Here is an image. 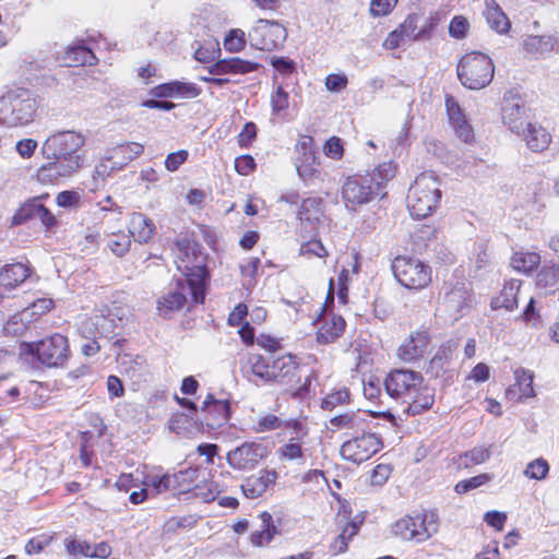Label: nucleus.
Returning <instances> with one entry per match:
<instances>
[{
  "label": "nucleus",
  "mask_w": 559,
  "mask_h": 559,
  "mask_svg": "<svg viewBox=\"0 0 559 559\" xmlns=\"http://www.w3.org/2000/svg\"><path fill=\"white\" fill-rule=\"evenodd\" d=\"M117 323L110 316L95 314L87 318L82 323V330L84 333L93 334L94 337H106L109 338L116 335Z\"/></svg>",
  "instance_id": "nucleus-29"
},
{
  "label": "nucleus",
  "mask_w": 559,
  "mask_h": 559,
  "mask_svg": "<svg viewBox=\"0 0 559 559\" xmlns=\"http://www.w3.org/2000/svg\"><path fill=\"white\" fill-rule=\"evenodd\" d=\"M202 90L197 84L177 80L156 85L151 90V94L157 98H195L200 96Z\"/></svg>",
  "instance_id": "nucleus-26"
},
{
  "label": "nucleus",
  "mask_w": 559,
  "mask_h": 559,
  "mask_svg": "<svg viewBox=\"0 0 559 559\" xmlns=\"http://www.w3.org/2000/svg\"><path fill=\"white\" fill-rule=\"evenodd\" d=\"M557 38L554 36H536L531 35L524 39L523 48L532 55H544L555 49Z\"/></svg>",
  "instance_id": "nucleus-36"
},
{
  "label": "nucleus",
  "mask_w": 559,
  "mask_h": 559,
  "mask_svg": "<svg viewBox=\"0 0 559 559\" xmlns=\"http://www.w3.org/2000/svg\"><path fill=\"white\" fill-rule=\"evenodd\" d=\"M300 254L304 257H307V258H312V257L325 258V257H328L329 253L320 240L311 239L301 245Z\"/></svg>",
  "instance_id": "nucleus-56"
},
{
  "label": "nucleus",
  "mask_w": 559,
  "mask_h": 559,
  "mask_svg": "<svg viewBox=\"0 0 559 559\" xmlns=\"http://www.w3.org/2000/svg\"><path fill=\"white\" fill-rule=\"evenodd\" d=\"M176 263L185 278L198 285H204L209 276L207 254L203 247L188 237L176 241Z\"/></svg>",
  "instance_id": "nucleus-7"
},
{
  "label": "nucleus",
  "mask_w": 559,
  "mask_h": 559,
  "mask_svg": "<svg viewBox=\"0 0 559 559\" xmlns=\"http://www.w3.org/2000/svg\"><path fill=\"white\" fill-rule=\"evenodd\" d=\"M526 108L524 103L518 96H504L501 107L502 121L509 129L516 134L525 132L523 120Z\"/></svg>",
  "instance_id": "nucleus-23"
},
{
  "label": "nucleus",
  "mask_w": 559,
  "mask_h": 559,
  "mask_svg": "<svg viewBox=\"0 0 559 559\" xmlns=\"http://www.w3.org/2000/svg\"><path fill=\"white\" fill-rule=\"evenodd\" d=\"M197 520L193 515L171 518L165 524L168 533H176L179 528H191L195 525Z\"/></svg>",
  "instance_id": "nucleus-60"
},
{
  "label": "nucleus",
  "mask_w": 559,
  "mask_h": 559,
  "mask_svg": "<svg viewBox=\"0 0 559 559\" xmlns=\"http://www.w3.org/2000/svg\"><path fill=\"white\" fill-rule=\"evenodd\" d=\"M457 346V341L448 340L438 348L437 353L430 360V367L437 370V374L443 370L447 364L450 362Z\"/></svg>",
  "instance_id": "nucleus-38"
},
{
  "label": "nucleus",
  "mask_w": 559,
  "mask_h": 559,
  "mask_svg": "<svg viewBox=\"0 0 559 559\" xmlns=\"http://www.w3.org/2000/svg\"><path fill=\"white\" fill-rule=\"evenodd\" d=\"M278 478L275 469L262 468L257 474L248 476L240 488L242 493L249 499L261 497L270 486H274Z\"/></svg>",
  "instance_id": "nucleus-24"
},
{
  "label": "nucleus",
  "mask_w": 559,
  "mask_h": 559,
  "mask_svg": "<svg viewBox=\"0 0 559 559\" xmlns=\"http://www.w3.org/2000/svg\"><path fill=\"white\" fill-rule=\"evenodd\" d=\"M396 175V165L385 162L378 165L371 173L355 175L346 179L342 187V197L346 206H356L371 202L385 195L383 189Z\"/></svg>",
  "instance_id": "nucleus-3"
},
{
  "label": "nucleus",
  "mask_w": 559,
  "mask_h": 559,
  "mask_svg": "<svg viewBox=\"0 0 559 559\" xmlns=\"http://www.w3.org/2000/svg\"><path fill=\"white\" fill-rule=\"evenodd\" d=\"M245 32L239 28L231 29L224 40L225 49L234 52L240 51L245 47Z\"/></svg>",
  "instance_id": "nucleus-55"
},
{
  "label": "nucleus",
  "mask_w": 559,
  "mask_h": 559,
  "mask_svg": "<svg viewBox=\"0 0 559 559\" xmlns=\"http://www.w3.org/2000/svg\"><path fill=\"white\" fill-rule=\"evenodd\" d=\"M385 393L406 405L404 413L419 415L435 403L433 390L424 384L420 372L409 369H394L383 381Z\"/></svg>",
  "instance_id": "nucleus-2"
},
{
  "label": "nucleus",
  "mask_w": 559,
  "mask_h": 559,
  "mask_svg": "<svg viewBox=\"0 0 559 559\" xmlns=\"http://www.w3.org/2000/svg\"><path fill=\"white\" fill-rule=\"evenodd\" d=\"M191 297L194 304H202L205 297L204 285H198L186 278H179L174 287L158 300L160 311H177L185 307L188 298Z\"/></svg>",
  "instance_id": "nucleus-11"
},
{
  "label": "nucleus",
  "mask_w": 559,
  "mask_h": 559,
  "mask_svg": "<svg viewBox=\"0 0 559 559\" xmlns=\"http://www.w3.org/2000/svg\"><path fill=\"white\" fill-rule=\"evenodd\" d=\"M261 528L253 532L250 536V540L254 546L267 545L278 534V530L273 523V518L269 512H262L260 515Z\"/></svg>",
  "instance_id": "nucleus-35"
},
{
  "label": "nucleus",
  "mask_w": 559,
  "mask_h": 559,
  "mask_svg": "<svg viewBox=\"0 0 559 559\" xmlns=\"http://www.w3.org/2000/svg\"><path fill=\"white\" fill-rule=\"evenodd\" d=\"M382 447L383 443L379 436L372 432H365L364 430L361 436H357L342 444L341 455L346 461L360 464L378 453Z\"/></svg>",
  "instance_id": "nucleus-14"
},
{
  "label": "nucleus",
  "mask_w": 559,
  "mask_h": 559,
  "mask_svg": "<svg viewBox=\"0 0 559 559\" xmlns=\"http://www.w3.org/2000/svg\"><path fill=\"white\" fill-rule=\"evenodd\" d=\"M52 538V535L49 534H40L31 538L25 545V552L27 555L39 554L51 543Z\"/></svg>",
  "instance_id": "nucleus-59"
},
{
  "label": "nucleus",
  "mask_w": 559,
  "mask_h": 559,
  "mask_svg": "<svg viewBox=\"0 0 559 559\" xmlns=\"http://www.w3.org/2000/svg\"><path fill=\"white\" fill-rule=\"evenodd\" d=\"M522 320L532 328H539L543 325V320L539 309L536 307L534 298H531L524 311L521 314Z\"/></svg>",
  "instance_id": "nucleus-53"
},
{
  "label": "nucleus",
  "mask_w": 559,
  "mask_h": 559,
  "mask_svg": "<svg viewBox=\"0 0 559 559\" xmlns=\"http://www.w3.org/2000/svg\"><path fill=\"white\" fill-rule=\"evenodd\" d=\"M198 474L199 469L192 467L175 473L174 476L177 478L176 491L179 493L190 491L191 485L198 477Z\"/></svg>",
  "instance_id": "nucleus-49"
},
{
  "label": "nucleus",
  "mask_w": 559,
  "mask_h": 559,
  "mask_svg": "<svg viewBox=\"0 0 559 559\" xmlns=\"http://www.w3.org/2000/svg\"><path fill=\"white\" fill-rule=\"evenodd\" d=\"M259 64L240 58L222 59L207 68L211 75H214L212 84L222 87L230 81L222 78L224 74H247L258 70Z\"/></svg>",
  "instance_id": "nucleus-18"
},
{
  "label": "nucleus",
  "mask_w": 559,
  "mask_h": 559,
  "mask_svg": "<svg viewBox=\"0 0 559 559\" xmlns=\"http://www.w3.org/2000/svg\"><path fill=\"white\" fill-rule=\"evenodd\" d=\"M287 31L278 21L259 19L249 32L251 44L261 50L271 51L286 40Z\"/></svg>",
  "instance_id": "nucleus-13"
},
{
  "label": "nucleus",
  "mask_w": 559,
  "mask_h": 559,
  "mask_svg": "<svg viewBox=\"0 0 559 559\" xmlns=\"http://www.w3.org/2000/svg\"><path fill=\"white\" fill-rule=\"evenodd\" d=\"M271 355L249 353L241 361L240 371L249 382L261 386L270 385Z\"/></svg>",
  "instance_id": "nucleus-19"
},
{
  "label": "nucleus",
  "mask_w": 559,
  "mask_h": 559,
  "mask_svg": "<svg viewBox=\"0 0 559 559\" xmlns=\"http://www.w3.org/2000/svg\"><path fill=\"white\" fill-rule=\"evenodd\" d=\"M522 282L515 278L506 282L500 295L491 300V308H504L508 311H512L518 308V294Z\"/></svg>",
  "instance_id": "nucleus-31"
},
{
  "label": "nucleus",
  "mask_w": 559,
  "mask_h": 559,
  "mask_svg": "<svg viewBox=\"0 0 559 559\" xmlns=\"http://www.w3.org/2000/svg\"><path fill=\"white\" fill-rule=\"evenodd\" d=\"M317 321L320 324L317 331V342L323 345L335 342L346 326L343 317L334 313L322 314Z\"/></svg>",
  "instance_id": "nucleus-27"
},
{
  "label": "nucleus",
  "mask_w": 559,
  "mask_h": 559,
  "mask_svg": "<svg viewBox=\"0 0 559 559\" xmlns=\"http://www.w3.org/2000/svg\"><path fill=\"white\" fill-rule=\"evenodd\" d=\"M39 200V198H34L22 204L12 216L11 225L19 226L28 222L29 219L36 218L40 204Z\"/></svg>",
  "instance_id": "nucleus-40"
},
{
  "label": "nucleus",
  "mask_w": 559,
  "mask_h": 559,
  "mask_svg": "<svg viewBox=\"0 0 559 559\" xmlns=\"http://www.w3.org/2000/svg\"><path fill=\"white\" fill-rule=\"evenodd\" d=\"M176 479L177 478L174 474H165L163 476L153 475L147 478L146 485L153 487L157 492H164L167 490L176 491Z\"/></svg>",
  "instance_id": "nucleus-48"
},
{
  "label": "nucleus",
  "mask_w": 559,
  "mask_h": 559,
  "mask_svg": "<svg viewBox=\"0 0 559 559\" xmlns=\"http://www.w3.org/2000/svg\"><path fill=\"white\" fill-rule=\"evenodd\" d=\"M297 216L307 233L316 234L325 218L323 200L318 197L302 200Z\"/></svg>",
  "instance_id": "nucleus-21"
},
{
  "label": "nucleus",
  "mask_w": 559,
  "mask_h": 559,
  "mask_svg": "<svg viewBox=\"0 0 559 559\" xmlns=\"http://www.w3.org/2000/svg\"><path fill=\"white\" fill-rule=\"evenodd\" d=\"M430 343L428 331H416L399 347L397 355L405 362H413L424 357Z\"/></svg>",
  "instance_id": "nucleus-25"
},
{
  "label": "nucleus",
  "mask_w": 559,
  "mask_h": 559,
  "mask_svg": "<svg viewBox=\"0 0 559 559\" xmlns=\"http://www.w3.org/2000/svg\"><path fill=\"white\" fill-rule=\"evenodd\" d=\"M29 276V269L23 263H12L0 270V285L10 295Z\"/></svg>",
  "instance_id": "nucleus-30"
},
{
  "label": "nucleus",
  "mask_w": 559,
  "mask_h": 559,
  "mask_svg": "<svg viewBox=\"0 0 559 559\" xmlns=\"http://www.w3.org/2000/svg\"><path fill=\"white\" fill-rule=\"evenodd\" d=\"M536 284L542 288H556L559 285L554 263L545 264L537 273Z\"/></svg>",
  "instance_id": "nucleus-46"
},
{
  "label": "nucleus",
  "mask_w": 559,
  "mask_h": 559,
  "mask_svg": "<svg viewBox=\"0 0 559 559\" xmlns=\"http://www.w3.org/2000/svg\"><path fill=\"white\" fill-rule=\"evenodd\" d=\"M431 514L418 513L415 516L406 515L392 525V534L405 542L424 543L437 533V523Z\"/></svg>",
  "instance_id": "nucleus-10"
},
{
  "label": "nucleus",
  "mask_w": 559,
  "mask_h": 559,
  "mask_svg": "<svg viewBox=\"0 0 559 559\" xmlns=\"http://www.w3.org/2000/svg\"><path fill=\"white\" fill-rule=\"evenodd\" d=\"M349 401V391L346 388L340 389L331 394H329L322 401V408L325 411H332L337 405H342Z\"/></svg>",
  "instance_id": "nucleus-54"
},
{
  "label": "nucleus",
  "mask_w": 559,
  "mask_h": 559,
  "mask_svg": "<svg viewBox=\"0 0 559 559\" xmlns=\"http://www.w3.org/2000/svg\"><path fill=\"white\" fill-rule=\"evenodd\" d=\"M145 359L141 356L126 357L121 362V369L123 372L129 374L131 378H138L145 370Z\"/></svg>",
  "instance_id": "nucleus-51"
},
{
  "label": "nucleus",
  "mask_w": 559,
  "mask_h": 559,
  "mask_svg": "<svg viewBox=\"0 0 559 559\" xmlns=\"http://www.w3.org/2000/svg\"><path fill=\"white\" fill-rule=\"evenodd\" d=\"M85 136L73 130L59 131L46 139L43 144V154L49 159L38 170L43 179L69 177L78 171L84 164V156L80 150L85 144Z\"/></svg>",
  "instance_id": "nucleus-1"
},
{
  "label": "nucleus",
  "mask_w": 559,
  "mask_h": 559,
  "mask_svg": "<svg viewBox=\"0 0 559 559\" xmlns=\"http://www.w3.org/2000/svg\"><path fill=\"white\" fill-rule=\"evenodd\" d=\"M549 472V465L546 460L539 457L527 464L524 475L531 479H544Z\"/></svg>",
  "instance_id": "nucleus-50"
},
{
  "label": "nucleus",
  "mask_w": 559,
  "mask_h": 559,
  "mask_svg": "<svg viewBox=\"0 0 559 559\" xmlns=\"http://www.w3.org/2000/svg\"><path fill=\"white\" fill-rule=\"evenodd\" d=\"M144 152V146L138 142H127L119 144L111 150L109 159L121 158L120 167L135 159Z\"/></svg>",
  "instance_id": "nucleus-37"
},
{
  "label": "nucleus",
  "mask_w": 559,
  "mask_h": 559,
  "mask_svg": "<svg viewBox=\"0 0 559 559\" xmlns=\"http://www.w3.org/2000/svg\"><path fill=\"white\" fill-rule=\"evenodd\" d=\"M419 21V15L409 14L400 25L399 29L405 38L409 40H420V28L418 26Z\"/></svg>",
  "instance_id": "nucleus-47"
},
{
  "label": "nucleus",
  "mask_w": 559,
  "mask_h": 559,
  "mask_svg": "<svg viewBox=\"0 0 559 559\" xmlns=\"http://www.w3.org/2000/svg\"><path fill=\"white\" fill-rule=\"evenodd\" d=\"M64 67L93 66L97 62V58L90 47L83 41L68 46L62 56L57 57Z\"/></svg>",
  "instance_id": "nucleus-28"
},
{
  "label": "nucleus",
  "mask_w": 559,
  "mask_h": 559,
  "mask_svg": "<svg viewBox=\"0 0 559 559\" xmlns=\"http://www.w3.org/2000/svg\"><path fill=\"white\" fill-rule=\"evenodd\" d=\"M299 364L292 354L275 357L271 355L270 385L280 384L294 388L300 382Z\"/></svg>",
  "instance_id": "nucleus-17"
},
{
  "label": "nucleus",
  "mask_w": 559,
  "mask_h": 559,
  "mask_svg": "<svg viewBox=\"0 0 559 559\" xmlns=\"http://www.w3.org/2000/svg\"><path fill=\"white\" fill-rule=\"evenodd\" d=\"M445 107L451 126L466 121L465 115L457 102L450 95L445 97Z\"/></svg>",
  "instance_id": "nucleus-57"
},
{
  "label": "nucleus",
  "mask_w": 559,
  "mask_h": 559,
  "mask_svg": "<svg viewBox=\"0 0 559 559\" xmlns=\"http://www.w3.org/2000/svg\"><path fill=\"white\" fill-rule=\"evenodd\" d=\"M271 106H272V111L275 115H281L283 111H285L288 108L289 95L283 88L282 85H278L276 87L275 92L272 94Z\"/></svg>",
  "instance_id": "nucleus-52"
},
{
  "label": "nucleus",
  "mask_w": 559,
  "mask_h": 559,
  "mask_svg": "<svg viewBox=\"0 0 559 559\" xmlns=\"http://www.w3.org/2000/svg\"><path fill=\"white\" fill-rule=\"evenodd\" d=\"M201 412L205 414L204 420L210 428H221L230 418V403L227 399H216L209 393L203 401Z\"/></svg>",
  "instance_id": "nucleus-22"
},
{
  "label": "nucleus",
  "mask_w": 559,
  "mask_h": 559,
  "mask_svg": "<svg viewBox=\"0 0 559 559\" xmlns=\"http://www.w3.org/2000/svg\"><path fill=\"white\" fill-rule=\"evenodd\" d=\"M130 236L123 233L112 234L107 241V247L117 257H123L130 250Z\"/></svg>",
  "instance_id": "nucleus-45"
},
{
  "label": "nucleus",
  "mask_w": 559,
  "mask_h": 559,
  "mask_svg": "<svg viewBox=\"0 0 559 559\" xmlns=\"http://www.w3.org/2000/svg\"><path fill=\"white\" fill-rule=\"evenodd\" d=\"M81 194L76 191H62L57 195V204L61 207H78L80 205Z\"/></svg>",
  "instance_id": "nucleus-64"
},
{
  "label": "nucleus",
  "mask_w": 559,
  "mask_h": 559,
  "mask_svg": "<svg viewBox=\"0 0 559 559\" xmlns=\"http://www.w3.org/2000/svg\"><path fill=\"white\" fill-rule=\"evenodd\" d=\"M442 193L440 182L431 171L416 177L407 194V209L417 219L430 216L437 209Z\"/></svg>",
  "instance_id": "nucleus-5"
},
{
  "label": "nucleus",
  "mask_w": 559,
  "mask_h": 559,
  "mask_svg": "<svg viewBox=\"0 0 559 559\" xmlns=\"http://www.w3.org/2000/svg\"><path fill=\"white\" fill-rule=\"evenodd\" d=\"M468 28V21L462 15H456L450 22L449 34L453 38L463 39L467 35Z\"/></svg>",
  "instance_id": "nucleus-58"
},
{
  "label": "nucleus",
  "mask_w": 559,
  "mask_h": 559,
  "mask_svg": "<svg viewBox=\"0 0 559 559\" xmlns=\"http://www.w3.org/2000/svg\"><path fill=\"white\" fill-rule=\"evenodd\" d=\"M285 428L287 432L284 436L287 438V441L277 448L276 455L282 462L302 464L306 461L304 440L308 436V429L297 419L288 420Z\"/></svg>",
  "instance_id": "nucleus-12"
},
{
  "label": "nucleus",
  "mask_w": 559,
  "mask_h": 559,
  "mask_svg": "<svg viewBox=\"0 0 559 559\" xmlns=\"http://www.w3.org/2000/svg\"><path fill=\"white\" fill-rule=\"evenodd\" d=\"M155 225L151 218L142 213H133L129 233L135 241L143 243L147 242L154 235Z\"/></svg>",
  "instance_id": "nucleus-32"
},
{
  "label": "nucleus",
  "mask_w": 559,
  "mask_h": 559,
  "mask_svg": "<svg viewBox=\"0 0 559 559\" xmlns=\"http://www.w3.org/2000/svg\"><path fill=\"white\" fill-rule=\"evenodd\" d=\"M539 263L540 255L536 252H515L511 259L512 267L525 274L532 273Z\"/></svg>",
  "instance_id": "nucleus-39"
},
{
  "label": "nucleus",
  "mask_w": 559,
  "mask_h": 559,
  "mask_svg": "<svg viewBox=\"0 0 559 559\" xmlns=\"http://www.w3.org/2000/svg\"><path fill=\"white\" fill-rule=\"evenodd\" d=\"M296 169L299 177L307 181L318 174L319 163L313 150V138L302 135L296 144Z\"/></svg>",
  "instance_id": "nucleus-20"
},
{
  "label": "nucleus",
  "mask_w": 559,
  "mask_h": 559,
  "mask_svg": "<svg viewBox=\"0 0 559 559\" xmlns=\"http://www.w3.org/2000/svg\"><path fill=\"white\" fill-rule=\"evenodd\" d=\"M267 456V447L262 442L246 441L227 453V463L237 471H250Z\"/></svg>",
  "instance_id": "nucleus-16"
},
{
  "label": "nucleus",
  "mask_w": 559,
  "mask_h": 559,
  "mask_svg": "<svg viewBox=\"0 0 559 559\" xmlns=\"http://www.w3.org/2000/svg\"><path fill=\"white\" fill-rule=\"evenodd\" d=\"M456 71L463 86L478 91L492 81L495 66L487 55L473 51L461 58Z\"/></svg>",
  "instance_id": "nucleus-8"
},
{
  "label": "nucleus",
  "mask_w": 559,
  "mask_h": 559,
  "mask_svg": "<svg viewBox=\"0 0 559 559\" xmlns=\"http://www.w3.org/2000/svg\"><path fill=\"white\" fill-rule=\"evenodd\" d=\"M39 107L38 97L29 90L15 88L0 97V124L8 128L32 123Z\"/></svg>",
  "instance_id": "nucleus-4"
},
{
  "label": "nucleus",
  "mask_w": 559,
  "mask_h": 559,
  "mask_svg": "<svg viewBox=\"0 0 559 559\" xmlns=\"http://www.w3.org/2000/svg\"><path fill=\"white\" fill-rule=\"evenodd\" d=\"M473 293L468 283L456 282L447 289L442 300L441 308L454 321L467 314L473 307Z\"/></svg>",
  "instance_id": "nucleus-15"
},
{
  "label": "nucleus",
  "mask_w": 559,
  "mask_h": 559,
  "mask_svg": "<svg viewBox=\"0 0 559 559\" xmlns=\"http://www.w3.org/2000/svg\"><path fill=\"white\" fill-rule=\"evenodd\" d=\"M486 1V20L490 28L503 34L510 28V21L495 0Z\"/></svg>",
  "instance_id": "nucleus-34"
},
{
  "label": "nucleus",
  "mask_w": 559,
  "mask_h": 559,
  "mask_svg": "<svg viewBox=\"0 0 559 559\" xmlns=\"http://www.w3.org/2000/svg\"><path fill=\"white\" fill-rule=\"evenodd\" d=\"M287 421L288 420H282L276 415L269 414L259 420V427L261 431L282 429L285 435V432H287V429L285 428Z\"/></svg>",
  "instance_id": "nucleus-61"
},
{
  "label": "nucleus",
  "mask_w": 559,
  "mask_h": 559,
  "mask_svg": "<svg viewBox=\"0 0 559 559\" xmlns=\"http://www.w3.org/2000/svg\"><path fill=\"white\" fill-rule=\"evenodd\" d=\"M21 349L46 368H62L71 356L69 341L60 333H55L36 342L23 343Z\"/></svg>",
  "instance_id": "nucleus-6"
},
{
  "label": "nucleus",
  "mask_w": 559,
  "mask_h": 559,
  "mask_svg": "<svg viewBox=\"0 0 559 559\" xmlns=\"http://www.w3.org/2000/svg\"><path fill=\"white\" fill-rule=\"evenodd\" d=\"M492 475L491 474H488V473H483V474H479V475H476L474 477H471L468 479H464V480H461L459 481L455 487H454V490L456 493L459 495H463V493H466L473 489H476L483 485H486L487 483L491 481L492 479Z\"/></svg>",
  "instance_id": "nucleus-43"
},
{
  "label": "nucleus",
  "mask_w": 559,
  "mask_h": 559,
  "mask_svg": "<svg viewBox=\"0 0 559 559\" xmlns=\"http://www.w3.org/2000/svg\"><path fill=\"white\" fill-rule=\"evenodd\" d=\"M391 269L396 281L408 289H421L431 282L430 266L413 257H396Z\"/></svg>",
  "instance_id": "nucleus-9"
},
{
  "label": "nucleus",
  "mask_w": 559,
  "mask_h": 559,
  "mask_svg": "<svg viewBox=\"0 0 559 559\" xmlns=\"http://www.w3.org/2000/svg\"><path fill=\"white\" fill-rule=\"evenodd\" d=\"M489 457L490 449L484 447H475L472 450L466 451L462 455H460V460H464V462L461 463L464 467L481 464L489 460Z\"/></svg>",
  "instance_id": "nucleus-44"
},
{
  "label": "nucleus",
  "mask_w": 559,
  "mask_h": 559,
  "mask_svg": "<svg viewBox=\"0 0 559 559\" xmlns=\"http://www.w3.org/2000/svg\"><path fill=\"white\" fill-rule=\"evenodd\" d=\"M525 132L520 135L524 136L527 146L534 152H542L546 150L551 141L550 134L540 126L526 123L524 126Z\"/></svg>",
  "instance_id": "nucleus-33"
},
{
  "label": "nucleus",
  "mask_w": 559,
  "mask_h": 559,
  "mask_svg": "<svg viewBox=\"0 0 559 559\" xmlns=\"http://www.w3.org/2000/svg\"><path fill=\"white\" fill-rule=\"evenodd\" d=\"M189 153L186 150H180L167 155L165 159V167L168 171H176L188 159Z\"/></svg>",
  "instance_id": "nucleus-62"
},
{
  "label": "nucleus",
  "mask_w": 559,
  "mask_h": 559,
  "mask_svg": "<svg viewBox=\"0 0 559 559\" xmlns=\"http://www.w3.org/2000/svg\"><path fill=\"white\" fill-rule=\"evenodd\" d=\"M330 423L332 427L337 429H360L361 431H364L367 426L365 418H362L359 413L341 414L331 418Z\"/></svg>",
  "instance_id": "nucleus-41"
},
{
  "label": "nucleus",
  "mask_w": 559,
  "mask_h": 559,
  "mask_svg": "<svg viewBox=\"0 0 559 559\" xmlns=\"http://www.w3.org/2000/svg\"><path fill=\"white\" fill-rule=\"evenodd\" d=\"M514 378H515V384L514 386L519 388L520 396L519 400L522 397H532L535 395L534 388H533V379L534 374L533 372L524 369V368H518L514 370Z\"/></svg>",
  "instance_id": "nucleus-42"
},
{
  "label": "nucleus",
  "mask_w": 559,
  "mask_h": 559,
  "mask_svg": "<svg viewBox=\"0 0 559 559\" xmlns=\"http://www.w3.org/2000/svg\"><path fill=\"white\" fill-rule=\"evenodd\" d=\"M397 0H371L370 13L372 16H384L388 15Z\"/></svg>",
  "instance_id": "nucleus-63"
}]
</instances>
